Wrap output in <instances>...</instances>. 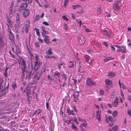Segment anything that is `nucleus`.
Wrapping results in <instances>:
<instances>
[{"label": "nucleus", "instance_id": "1", "mask_svg": "<svg viewBox=\"0 0 131 131\" xmlns=\"http://www.w3.org/2000/svg\"><path fill=\"white\" fill-rule=\"evenodd\" d=\"M22 59V62H21V77L22 79L24 78L25 74L24 72H26L25 69L26 68L25 62L23 59L21 58Z\"/></svg>", "mask_w": 131, "mask_h": 131}, {"label": "nucleus", "instance_id": "2", "mask_svg": "<svg viewBox=\"0 0 131 131\" xmlns=\"http://www.w3.org/2000/svg\"><path fill=\"white\" fill-rule=\"evenodd\" d=\"M86 84L89 86H91L93 85H96L95 83L93 82L89 78H87L86 80Z\"/></svg>", "mask_w": 131, "mask_h": 131}, {"label": "nucleus", "instance_id": "3", "mask_svg": "<svg viewBox=\"0 0 131 131\" xmlns=\"http://www.w3.org/2000/svg\"><path fill=\"white\" fill-rule=\"evenodd\" d=\"M8 32H9V39L12 42H14L15 40L14 36L11 31L10 29H9V30H8Z\"/></svg>", "mask_w": 131, "mask_h": 131}, {"label": "nucleus", "instance_id": "4", "mask_svg": "<svg viewBox=\"0 0 131 131\" xmlns=\"http://www.w3.org/2000/svg\"><path fill=\"white\" fill-rule=\"evenodd\" d=\"M29 24V21H27L23 27V29H25L26 33H28V32L29 28L30 27Z\"/></svg>", "mask_w": 131, "mask_h": 131}, {"label": "nucleus", "instance_id": "5", "mask_svg": "<svg viewBox=\"0 0 131 131\" xmlns=\"http://www.w3.org/2000/svg\"><path fill=\"white\" fill-rule=\"evenodd\" d=\"M78 43L79 44H82L85 42V39L84 37L81 35H80L79 36L78 38Z\"/></svg>", "mask_w": 131, "mask_h": 131}, {"label": "nucleus", "instance_id": "6", "mask_svg": "<svg viewBox=\"0 0 131 131\" xmlns=\"http://www.w3.org/2000/svg\"><path fill=\"white\" fill-rule=\"evenodd\" d=\"M30 10L28 9H26L23 12V16L25 18H26L29 15Z\"/></svg>", "mask_w": 131, "mask_h": 131}, {"label": "nucleus", "instance_id": "7", "mask_svg": "<svg viewBox=\"0 0 131 131\" xmlns=\"http://www.w3.org/2000/svg\"><path fill=\"white\" fill-rule=\"evenodd\" d=\"M28 6V4L27 3H22L19 6V7L22 10H23L25 9Z\"/></svg>", "mask_w": 131, "mask_h": 131}, {"label": "nucleus", "instance_id": "8", "mask_svg": "<svg viewBox=\"0 0 131 131\" xmlns=\"http://www.w3.org/2000/svg\"><path fill=\"white\" fill-rule=\"evenodd\" d=\"M44 37V40L45 42L47 44H49L50 42L49 36L46 35Z\"/></svg>", "mask_w": 131, "mask_h": 131}, {"label": "nucleus", "instance_id": "9", "mask_svg": "<svg viewBox=\"0 0 131 131\" xmlns=\"http://www.w3.org/2000/svg\"><path fill=\"white\" fill-rule=\"evenodd\" d=\"M17 55V56L18 57L19 59L20 60V62H22V59L21 58L23 59L21 57L19 56L18 55V54H21V51L19 48H16V50L15 53Z\"/></svg>", "mask_w": 131, "mask_h": 131}, {"label": "nucleus", "instance_id": "10", "mask_svg": "<svg viewBox=\"0 0 131 131\" xmlns=\"http://www.w3.org/2000/svg\"><path fill=\"white\" fill-rule=\"evenodd\" d=\"M96 114L95 116L96 117V119H97L98 121L100 122L101 121V118H100V112H99V110L96 111Z\"/></svg>", "mask_w": 131, "mask_h": 131}, {"label": "nucleus", "instance_id": "11", "mask_svg": "<svg viewBox=\"0 0 131 131\" xmlns=\"http://www.w3.org/2000/svg\"><path fill=\"white\" fill-rule=\"evenodd\" d=\"M7 22L9 24V26L11 27H13V24L12 21L10 18L7 17L6 18Z\"/></svg>", "mask_w": 131, "mask_h": 131}, {"label": "nucleus", "instance_id": "12", "mask_svg": "<svg viewBox=\"0 0 131 131\" xmlns=\"http://www.w3.org/2000/svg\"><path fill=\"white\" fill-rule=\"evenodd\" d=\"M73 110H71L69 108H68L67 110V113H68L69 115H72L75 116V114L73 113Z\"/></svg>", "mask_w": 131, "mask_h": 131}, {"label": "nucleus", "instance_id": "13", "mask_svg": "<svg viewBox=\"0 0 131 131\" xmlns=\"http://www.w3.org/2000/svg\"><path fill=\"white\" fill-rule=\"evenodd\" d=\"M118 104V99L117 97H115V99L114 100L113 103V105H114V107H116Z\"/></svg>", "mask_w": 131, "mask_h": 131}, {"label": "nucleus", "instance_id": "14", "mask_svg": "<svg viewBox=\"0 0 131 131\" xmlns=\"http://www.w3.org/2000/svg\"><path fill=\"white\" fill-rule=\"evenodd\" d=\"M113 9L114 10L118 11L121 9V8L119 5H113Z\"/></svg>", "mask_w": 131, "mask_h": 131}, {"label": "nucleus", "instance_id": "15", "mask_svg": "<svg viewBox=\"0 0 131 131\" xmlns=\"http://www.w3.org/2000/svg\"><path fill=\"white\" fill-rule=\"evenodd\" d=\"M121 47V52L122 53H126L127 50L125 46H122Z\"/></svg>", "mask_w": 131, "mask_h": 131}, {"label": "nucleus", "instance_id": "16", "mask_svg": "<svg viewBox=\"0 0 131 131\" xmlns=\"http://www.w3.org/2000/svg\"><path fill=\"white\" fill-rule=\"evenodd\" d=\"M13 8L11 7H10L9 8V15L10 17H12L14 14V13L13 12Z\"/></svg>", "mask_w": 131, "mask_h": 131}, {"label": "nucleus", "instance_id": "17", "mask_svg": "<svg viewBox=\"0 0 131 131\" xmlns=\"http://www.w3.org/2000/svg\"><path fill=\"white\" fill-rule=\"evenodd\" d=\"M105 82L106 84L108 85H111L112 84V81L108 79L106 80Z\"/></svg>", "mask_w": 131, "mask_h": 131}, {"label": "nucleus", "instance_id": "18", "mask_svg": "<svg viewBox=\"0 0 131 131\" xmlns=\"http://www.w3.org/2000/svg\"><path fill=\"white\" fill-rule=\"evenodd\" d=\"M108 75L111 77L113 78L116 76V73L112 72H109L108 73Z\"/></svg>", "mask_w": 131, "mask_h": 131}, {"label": "nucleus", "instance_id": "19", "mask_svg": "<svg viewBox=\"0 0 131 131\" xmlns=\"http://www.w3.org/2000/svg\"><path fill=\"white\" fill-rule=\"evenodd\" d=\"M113 58H112V57H107L105 58V59H104V61L105 62H106L109 61L113 60Z\"/></svg>", "mask_w": 131, "mask_h": 131}, {"label": "nucleus", "instance_id": "20", "mask_svg": "<svg viewBox=\"0 0 131 131\" xmlns=\"http://www.w3.org/2000/svg\"><path fill=\"white\" fill-rule=\"evenodd\" d=\"M108 119L110 121L113 122L115 121L116 120V118H113L112 116L110 115L108 117Z\"/></svg>", "mask_w": 131, "mask_h": 131}, {"label": "nucleus", "instance_id": "21", "mask_svg": "<svg viewBox=\"0 0 131 131\" xmlns=\"http://www.w3.org/2000/svg\"><path fill=\"white\" fill-rule=\"evenodd\" d=\"M46 53L47 54L49 55L53 54V52L52 51V50L51 48H49L46 51Z\"/></svg>", "mask_w": 131, "mask_h": 131}, {"label": "nucleus", "instance_id": "22", "mask_svg": "<svg viewBox=\"0 0 131 131\" xmlns=\"http://www.w3.org/2000/svg\"><path fill=\"white\" fill-rule=\"evenodd\" d=\"M54 76L56 77L60 78V74L58 72L56 71L54 73Z\"/></svg>", "mask_w": 131, "mask_h": 131}, {"label": "nucleus", "instance_id": "23", "mask_svg": "<svg viewBox=\"0 0 131 131\" xmlns=\"http://www.w3.org/2000/svg\"><path fill=\"white\" fill-rule=\"evenodd\" d=\"M101 8L100 7H99L97 9V14L98 15H100L101 12Z\"/></svg>", "mask_w": 131, "mask_h": 131}, {"label": "nucleus", "instance_id": "24", "mask_svg": "<svg viewBox=\"0 0 131 131\" xmlns=\"http://www.w3.org/2000/svg\"><path fill=\"white\" fill-rule=\"evenodd\" d=\"M3 82V79L2 78H0V90L2 89L3 88V85L2 84Z\"/></svg>", "mask_w": 131, "mask_h": 131}, {"label": "nucleus", "instance_id": "25", "mask_svg": "<svg viewBox=\"0 0 131 131\" xmlns=\"http://www.w3.org/2000/svg\"><path fill=\"white\" fill-rule=\"evenodd\" d=\"M38 60H36V61L35 62V65H34V69H35V71H36V70H37L38 67H37V65L38 64Z\"/></svg>", "mask_w": 131, "mask_h": 131}, {"label": "nucleus", "instance_id": "26", "mask_svg": "<svg viewBox=\"0 0 131 131\" xmlns=\"http://www.w3.org/2000/svg\"><path fill=\"white\" fill-rule=\"evenodd\" d=\"M41 34L42 36L44 37L45 36V34H49V32L45 30L41 32Z\"/></svg>", "mask_w": 131, "mask_h": 131}, {"label": "nucleus", "instance_id": "27", "mask_svg": "<svg viewBox=\"0 0 131 131\" xmlns=\"http://www.w3.org/2000/svg\"><path fill=\"white\" fill-rule=\"evenodd\" d=\"M103 32L107 36H109L110 35V32L105 29H103Z\"/></svg>", "mask_w": 131, "mask_h": 131}, {"label": "nucleus", "instance_id": "28", "mask_svg": "<svg viewBox=\"0 0 131 131\" xmlns=\"http://www.w3.org/2000/svg\"><path fill=\"white\" fill-rule=\"evenodd\" d=\"M7 89L6 88L3 89L1 92L3 93L2 94H3L4 95H5L7 93Z\"/></svg>", "mask_w": 131, "mask_h": 131}, {"label": "nucleus", "instance_id": "29", "mask_svg": "<svg viewBox=\"0 0 131 131\" xmlns=\"http://www.w3.org/2000/svg\"><path fill=\"white\" fill-rule=\"evenodd\" d=\"M121 1H122L121 0H119V1H116L114 3L113 5H119V3L120 4L121 3Z\"/></svg>", "mask_w": 131, "mask_h": 131}, {"label": "nucleus", "instance_id": "30", "mask_svg": "<svg viewBox=\"0 0 131 131\" xmlns=\"http://www.w3.org/2000/svg\"><path fill=\"white\" fill-rule=\"evenodd\" d=\"M73 96H74L73 99L74 102H76L77 101L78 99L79 96H76L74 94H73Z\"/></svg>", "mask_w": 131, "mask_h": 131}, {"label": "nucleus", "instance_id": "31", "mask_svg": "<svg viewBox=\"0 0 131 131\" xmlns=\"http://www.w3.org/2000/svg\"><path fill=\"white\" fill-rule=\"evenodd\" d=\"M70 79H69V81L68 82L64 81L63 83L61 85V86L63 87L66 86L67 85V83L68 84L70 81Z\"/></svg>", "mask_w": 131, "mask_h": 131}, {"label": "nucleus", "instance_id": "32", "mask_svg": "<svg viewBox=\"0 0 131 131\" xmlns=\"http://www.w3.org/2000/svg\"><path fill=\"white\" fill-rule=\"evenodd\" d=\"M84 57L85 61L87 62H88L89 61V59L90 58V56L88 55H85Z\"/></svg>", "mask_w": 131, "mask_h": 131}, {"label": "nucleus", "instance_id": "33", "mask_svg": "<svg viewBox=\"0 0 131 131\" xmlns=\"http://www.w3.org/2000/svg\"><path fill=\"white\" fill-rule=\"evenodd\" d=\"M74 66V62L73 61H70L69 64V67L73 68Z\"/></svg>", "mask_w": 131, "mask_h": 131}, {"label": "nucleus", "instance_id": "34", "mask_svg": "<svg viewBox=\"0 0 131 131\" xmlns=\"http://www.w3.org/2000/svg\"><path fill=\"white\" fill-rule=\"evenodd\" d=\"M72 129L74 130L77 131L78 130V128L73 124L72 125Z\"/></svg>", "mask_w": 131, "mask_h": 131}, {"label": "nucleus", "instance_id": "35", "mask_svg": "<svg viewBox=\"0 0 131 131\" xmlns=\"http://www.w3.org/2000/svg\"><path fill=\"white\" fill-rule=\"evenodd\" d=\"M72 6L73 9H75L76 8L81 7V6L79 5H72Z\"/></svg>", "mask_w": 131, "mask_h": 131}, {"label": "nucleus", "instance_id": "36", "mask_svg": "<svg viewBox=\"0 0 131 131\" xmlns=\"http://www.w3.org/2000/svg\"><path fill=\"white\" fill-rule=\"evenodd\" d=\"M35 29H36V34L39 37L40 36V34L39 32V30L38 29H37L36 28H35Z\"/></svg>", "mask_w": 131, "mask_h": 131}, {"label": "nucleus", "instance_id": "37", "mask_svg": "<svg viewBox=\"0 0 131 131\" xmlns=\"http://www.w3.org/2000/svg\"><path fill=\"white\" fill-rule=\"evenodd\" d=\"M117 115V112L116 111H114L112 113V115L113 117H116Z\"/></svg>", "mask_w": 131, "mask_h": 131}, {"label": "nucleus", "instance_id": "38", "mask_svg": "<svg viewBox=\"0 0 131 131\" xmlns=\"http://www.w3.org/2000/svg\"><path fill=\"white\" fill-rule=\"evenodd\" d=\"M118 128V126L117 125H115L112 128V129L114 131H117Z\"/></svg>", "mask_w": 131, "mask_h": 131}, {"label": "nucleus", "instance_id": "39", "mask_svg": "<svg viewBox=\"0 0 131 131\" xmlns=\"http://www.w3.org/2000/svg\"><path fill=\"white\" fill-rule=\"evenodd\" d=\"M46 58L47 59H51L52 58H53V59H55L56 58V57L53 56H46Z\"/></svg>", "mask_w": 131, "mask_h": 131}, {"label": "nucleus", "instance_id": "40", "mask_svg": "<svg viewBox=\"0 0 131 131\" xmlns=\"http://www.w3.org/2000/svg\"><path fill=\"white\" fill-rule=\"evenodd\" d=\"M119 85L120 86V88H121V87H122L124 89V84L123 83H122V84L120 83V80H119Z\"/></svg>", "mask_w": 131, "mask_h": 131}, {"label": "nucleus", "instance_id": "41", "mask_svg": "<svg viewBox=\"0 0 131 131\" xmlns=\"http://www.w3.org/2000/svg\"><path fill=\"white\" fill-rule=\"evenodd\" d=\"M63 27L65 30H66L68 29V25L66 24L65 23L63 25Z\"/></svg>", "mask_w": 131, "mask_h": 131}, {"label": "nucleus", "instance_id": "42", "mask_svg": "<svg viewBox=\"0 0 131 131\" xmlns=\"http://www.w3.org/2000/svg\"><path fill=\"white\" fill-rule=\"evenodd\" d=\"M71 119H69L67 120H66L65 121V122L67 123L68 124H69L71 123H72L71 122Z\"/></svg>", "mask_w": 131, "mask_h": 131}, {"label": "nucleus", "instance_id": "43", "mask_svg": "<svg viewBox=\"0 0 131 131\" xmlns=\"http://www.w3.org/2000/svg\"><path fill=\"white\" fill-rule=\"evenodd\" d=\"M68 2V0H65L64 2V6L66 7L67 5Z\"/></svg>", "mask_w": 131, "mask_h": 131}, {"label": "nucleus", "instance_id": "44", "mask_svg": "<svg viewBox=\"0 0 131 131\" xmlns=\"http://www.w3.org/2000/svg\"><path fill=\"white\" fill-rule=\"evenodd\" d=\"M107 42H104L103 43V45H104L107 48H108V44H107Z\"/></svg>", "mask_w": 131, "mask_h": 131}, {"label": "nucleus", "instance_id": "45", "mask_svg": "<svg viewBox=\"0 0 131 131\" xmlns=\"http://www.w3.org/2000/svg\"><path fill=\"white\" fill-rule=\"evenodd\" d=\"M11 56H12V57L14 59H15L17 60H18V59L16 58V57H15L13 54H11Z\"/></svg>", "mask_w": 131, "mask_h": 131}, {"label": "nucleus", "instance_id": "46", "mask_svg": "<svg viewBox=\"0 0 131 131\" xmlns=\"http://www.w3.org/2000/svg\"><path fill=\"white\" fill-rule=\"evenodd\" d=\"M19 19H16V21L17 24V25L18 26V27H19Z\"/></svg>", "mask_w": 131, "mask_h": 131}, {"label": "nucleus", "instance_id": "47", "mask_svg": "<svg viewBox=\"0 0 131 131\" xmlns=\"http://www.w3.org/2000/svg\"><path fill=\"white\" fill-rule=\"evenodd\" d=\"M127 113L129 116H131V110L130 109H128V110Z\"/></svg>", "mask_w": 131, "mask_h": 131}, {"label": "nucleus", "instance_id": "48", "mask_svg": "<svg viewBox=\"0 0 131 131\" xmlns=\"http://www.w3.org/2000/svg\"><path fill=\"white\" fill-rule=\"evenodd\" d=\"M63 63H61L58 65V67L59 68V69L60 70V69L62 68V66H63Z\"/></svg>", "mask_w": 131, "mask_h": 131}, {"label": "nucleus", "instance_id": "49", "mask_svg": "<svg viewBox=\"0 0 131 131\" xmlns=\"http://www.w3.org/2000/svg\"><path fill=\"white\" fill-rule=\"evenodd\" d=\"M35 44L36 47H38L40 46L38 42H36L35 43Z\"/></svg>", "mask_w": 131, "mask_h": 131}, {"label": "nucleus", "instance_id": "50", "mask_svg": "<svg viewBox=\"0 0 131 131\" xmlns=\"http://www.w3.org/2000/svg\"><path fill=\"white\" fill-rule=\"evenodd\" d=\"M12 86L13 88L14 89H15L17 87L16 85V84L15 83V82L14 83L12 84Z\"/></svg>", "mask_w": 131, "mask_h": 131}, {"label": "nucleus", "instance_id": "51", "mask_svg": "<svg viewBox=\"0 0 131 131\" xmlns=\"http://www.w3.org/2000/svg\"><path fill=\"white\" fill-rule=\"evenodd\" d=\"M104 93V92L103 90H100V94L101 95H103Z\"/></svg>", "mask_w": 131, "mask_h": 131}, {"label": "nucleus", "instance_id": "52", "mask_svg": "<svg viewBox=\"0 0 131 131\" xmlns=\"http://www.w3.org/2000/svg\"><path fill=\"white\" fill-rule=\"evenodd\" d=\"M105 121L107 123H109V121L108 119L107 116V115H105Z\"/></svg>", "mask_w": 131, "mask_h": 131}, {"label": "nucleus", "instance_id": "53", "mask_svg": "<svg viewBox=\"0 0 131 131\" xmlns=\"http://www.w3.org/2000/svg\"><path fill=\"white\" fill-rule=\"evenodd\" d=\"M62 18L64 20L68 21V20L67 17L66 16H63L62 17Z\"/></svg>", "mask_w": 131, "mask_h": 131}, {"label": "nucleus", "instance_id": "54", "mask_svg": "<svg viewBox=\"0 0 131 131\" xmlns=\"http://www.w3.org/2000/svg\"><path fill=\"white\" fill-rule=\"evenodd\" d=\"M88 52L90 54H91V53L93 51V50L91 49H89V50H87Z\"/></svg>", "mask_w": 131, "mask_h": 131}, {"label": "nucleus", "instance_id": "55", "mask_svg": "<svg viewBox=\"0 0 131 131\" xmlns=\"http://www.w3.org/2000/svg\"><path fill=\"white\" fill-rule=\"evenodd\" d=\"M63 78H64V81L68 82V78L67 77V76L65 77H63Z\"/></svg>", "mask_w": 131, "mask_h": 131}, {"label": "nucleus", "instance_id": "56", "mask_svg": "<svg viewBox=\"0 0 131 131\" xmlns=\"http://www.w3.org/2000/svg\"><path fill=\"white\" fill-rule=\"evenodd\" d=\"M73 117L74 118V119H73V120L75 122V123L76 124H78V123L77 121V119H76V118L74 116Z\"/></svg>", "mask_w": 131, "mask_h": 131}, {"label": "nucleus", "instance_id": "57", "mask_svg": "<svg viewBox=\"0 0 131 131\" xmlns=\"http://www.w3.org/2000/svg\"><path fill=\"white\" fill-rule=\"evenodd\" d=\"M42 24H44L46 26H49V24L47 22L45 21H43L42 22Z\"/></svg>", "mask_w": 131, "mask_h": 131}, {"label": "nucleus", "instance_id": "58", "mask_svg": "<svg viewBox=\"0 0 131 131\" xmlns=\"http://www.w3.org/2000/svg\"><path fill=\"white\" fill-rule=\"evenodd\" d=\"M46 107L47 109L49 110V104L48 102H46Z\"/></svg>", "mask_w": 131, "mask_h": 131}, {"label": "nucleus", "instance_id": "59", "mask_svg": "<svg viewBox=\"0 0 131 131\" xmlns=\"http://www.w3.org/2000/svg\"><path fill=\"white\" fill-rule=\"evenodd\" d=\"M32 69L31 70H30L29 72L28 76L29 77V78H30V77L31 75L32 72Z\"/></svg>", "mask_w": 131, "mask_h": 131}, {"label": "nucleus", "instance_id": "60", "mask_svg": "<svg viewBox=\"0 0 131 131\" xmlns=\"http://www.w3.org/2000/svg\"><path fill=\"white\" fill-rule=\"evenodd\" d=\"M111 49L112 51H114L115 50V48L113 46L111 45Z\"/></svg>", "mask_w": 131, "mask_h": 131}, {"label": "nucleus", "instance_id": "61", "mask_svg": "<svg viewBox=\"0 0 131 131\" xmlns=\"http://www.w3.org/2000/svg\"><path fill=\"white\" fill-rule=\"evenodd\" d=\"M76 21H78V23L79 24L80 26H81V25L82 24V22L81 20H80L79 21H78V19H77L76 20Z\"/></svg>", "mask_w": 131, "mask_h": 131}, {"label": "nucleus", "instance_id": "62", "mask_svg": "<svg viewBox=\"0 0 131 131\" xmlns=\"http://www.w3.org/2000/svg\"><path fill=\"white\" fill-rule=\"evenodd\" d=\"M81 126L82 128L83 127H84L85 128L86 127L85 124L84 123H82L81 125Z\"/></svg>", "mask_w": 131, "mask_h": 131}, {"label": "nucleus", "instance_id": "63", "mask_svg": "<svg viewBox=\"0 0 131 131\" xmlns=\"http://www.w3.org/2000/svg\"><path fill=\"white\" fill-rule=\"evenodd\" d=\"M48 78L49 80H53L52 79V78L50 77V75H48L47 77Z\"/></svg>", "mask_w": 131, "mask_h": 131}, {"label": "nucleus", "instance_id": "64", "mask_svg": "<svg viewBox=\"0 0 131 131\" xmlns=\"http://www.w3.org/2000/svg\"><path fill=\"white\" fill-rule=\"evenodd\" d=\"M40 28L42 31H43L45 30V28L44 27L42 26L40 27Z\"/></svg>", "mask_w": 131, "mask_h": 131}]
</instances>
